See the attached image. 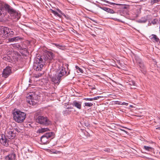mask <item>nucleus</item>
I'll return each mask as SVG.
<instances>
[{
	"mask_svg": "<svg viewBox=\"0 0 160 160\" xmlns=\"http://www.w3.org/2000/svg\"><path fill=\"white\" fill-rule=\"evenodd\" d=\"M159 139L160 140V137L159 138Z\"/></svg>",
	"mask_w": 160,
	"mask_h": 160,
	"instance_id": "46",
	"label": "nucleus"
},
{
	"mask_svg": "<svg viewBox=\"0 0 160 160\" xmlns=\"http://www.w3.org/2000/svg\"><path fill=\"white\" fill-rule=\"evenodd\" d=\"M16 155L15 154L12 153L7 156L5 158V160H15Z\"/></svg>",
	"mask_w": 160,
	"mask_h": 160,
	"instance_id": "14",
	"label": "nucleus"
},
{
	"mask_svg": "<svg viewBox=\"0 0 160 160\" xmlns=\"http://www.w3.org/2000/svg\"><path fill=\"white\" fill-rule=\"evenodd\" d=\"M144 149L146 150L151 151L152 150L153 148L151 147L145 146H144Z\"/></svg>",
	"mask_w": 160,
	"mask_h": 160,
	"instance_id": "25",
	"label": "nucleus"
},
{
	"mask_svg": "<svg viewBox=\"0 0 160 160\" xmlns=\"http://www.w3.org/2000/svg\"><path fill=\"white\" fill-rule=\"evenodd\" d=\"M39 76H38V77H39ZM36 77H38L36 76Z\"/></svg>",
	"mask_w": 160,
	"mask_h": 160,
	"instance_id": "45",
	"label": "nucleus"
},
{
	"mask_svg": "<svg viewBox=\"0 0 160 160\" xmlns=\"http://www.w3.org/2000/svg\"><path fill=\"white\" fill-rule=\"evenodd\" d=\"M36 122L40 124L48 126L51 124V122L46 117L39 116L36 119Z\"/></svg>",
	"mask_w": 160,
	"mask_h": 160,
	"instance_id": "4",
	"label": "nucleus"
},
{
	"mask_svg": "<svg viewBox=\"0 0 160 160\" xmlns=\"http://www.w3.org/2000/svg\"><path fill=\"white\" fill-rule=\"evenodd\" d=\"M158 0H151V3L153 4L157 2H158Z\"/></svg>",
	"mask_w": 160,
	"mask_h": 160,
	"instance_id": "34",
	"label": "nucleus"
},
{
	"mask_svg": "<svg viewBox=\"0 0 160 160\" xmlns=\"http://www.w3.org/2000/svg\"><path fill=\"white\" fill-rule=\"evenodd\" d=\"M159 153H160V152H159Z\"/></svg>",
	"mask_w": 160,
	"mask_h": 160,
	"instance_id": "47",
	"label": "nucleus"
},
{
	"mask_svg": "<svg viewBox=\"0 0 160 160\" xmlns=\"http://www.w3.org/2000/svg\"><path fill=\"white\" fill-rule=\"evenodd\" d=\"M129 85L132 86L130 87L131 88H135L134 87V86H135V83L134 81H132V82H130L129 83Z\"/></svg>",
	"mask_w": 160,
	"mask_h": 160,
	"instance_id": "26",
	"label": "nucleus"
},
{
	"mask_svg": "<svg viewBox=\"0 0 160 160\" xmlns=\"http://www.w3.org/2000/svg\"><path fill=\"white\" fill-rule=\"evenodd\" d=\"M158 21V20L157 19H154L152 21L151 23L155 25L156 24V23Z\"/></svg>",
	"mask_w": 160,
	"mask_h": 160,
	"instance_id": "30",
	"label": "nucleus"
},
{
	"mask_svg": "<svg viewBox=\"0 0 160 160\" xmlns=\"http://www.w3.org/2000/svg\"><path fill=\"white\" fill-rule=\"evenodd\" d=\"M2 117V114H1L0 113V119H1V118Z\"/></svg>",
	"mask_w": 160,
	"mask_h": 160,
	"instance_id": "41",
	"label": "nucleus"
},
{
	"mask_svg": "<svg viewBox=\"0 0 160 160\" xmlns=\"http://www.w3.org/2000/svg\"><path fill=\"white\" fill-rule=\"evenodd\" d=\"M135 59L137 61V62L138 63L139 67L142 68L143 69L144 66L143 62H142L140 59L139 58H137L136 57V58Z\"/></svg>",
	"mask_w": 160,
	"mask_h": 160,
	"instance_id": "18",
	"label": "nucleus"
},
{
	"mask_svg": "<svg viewBox=\"0 0 160 160\" xmlns=\"http://www.w3.org/2000/svg\"><path fill=\"white\" fill-rule=\"evenodd\" d=\"M113 19L114 20H116V21H118L119 22H123L118 19H117V18H113Z\"/></svg>",
	"mask_w": 160,
	"mask_h": 160,
	"instance_id": "37",
	"label": "nucleus"
},
{
	"mask_svg": "<svg viewBox=\"0 0 160 160\" xmlns=\"http://www.w3.org/2000/svg\"><path fill=\"white\" fill-rule=\"evenodd\" d=\"M84 100L88 101H92L93 100V99L92 98H85L84 99Z\"/></svg>",
	"mask_w": 160,
	"mask_h": 160,
	"instance_id": "35",
	"label": "nucleus"
},
{
	"mask_svg": "<svg viewBox=\"0 0 160 160\" xmlns=\"http://www.w3.org/2000/svg\"><path fill=\"white\" fill-rule=\"evenodd\" d=\"M156 129H158L160 130V127L157 128H156Z\"/></svg>",
	"mask_w": 160,
	"mask_h": 160,
	"instance_id": "44",
	"label": "nucleus"
},
{
	"mask_svg": "<svg viewBox=\"0 0 160 160\" xmlns=\"http://www.w3.org/2000/svg\"><path fill=\"white\" fill-rule=\"evenodd\" d=\"M52 44L54 45L58 48L62 50H64L65 48V46H62L58 43H53Z\"/></svg>",
	"mask_w": 160,
	"mask_h": 160,
	"instance_id": "19",
	"label": "nucleus"
},
{
	"mask_svg": "<svg viewBox=\"0 0 160 160\" xmlns=\"http://www.w3.org/2000/svg\"><path fill=\"white\" fill-rule=\"evenodd\" d=\"M101 8L103 10L110 13H115L114 11L109 8L106 7H101Z\"/></svg>",
	"mask_w": 160,
	"mask_h": 160,
	"instance_id": "17",
	"label": "nucleus"
},
{
	"mask_svg": "<svg viewBox=\"0 0 160 160\" xmlns=\"http://www.w3.org/2000/svg\"><path fill=\"white\" fill-rule=\"evenodd\" d=\"M6 137L10 139L14 138L16 136V133L14 132V130H10L7 131L6 133Z\"/></svg>",
	"mask_w": 160,
	"mask_h": 160,
	"instance_id": "11",
	"label": "nucleus"
},
{
	"mask_svg": "<svg viewBox=\"0 0 160 160\" xmlns=\"http://www.w3.org/2000/svg\"><path fill=\"white\" fill-rule=\"evenodd\" d=\"M22 39V38L19 36H17L9 38V41L10 42H17L19 40H21Z\"/></svg>",
	"mask_w": 160,
	"mask_h": 160,
	"instance_id": "15",
	"label": "nucleus"
},
{
	"mask_svg": "<svg viewBox=\"0 0 160 160\" xmlns=\"http://www.w3.org/2000/svg\"><path fill=\"white\" fill-rule=\"evenodd\" d=\"M122 102H120L118 103V104L119 105H121V104Z\"/></svg>",
	"mask_w": 160,
	"mask_h": 160,
	"instance_id": "42",
	"label": "nucleus"
},
{
	"mask_svg": "<svg viewBox=\"0 0 160 160\" xmlns=\"http://www.w3.org/2000/svg\"><path fill=\"white\" fill-rule=\"evenodd\" d=\"M147 20V18L145 17L142 18L141 19L138 20V22L140 23H145Z\"/></svg>",
	"mask_w": 160,
	"mask_h": 160,
	"instance_id": "23",
	"label": "nucleus"
},
{
	"mask_svg": "<svg viewBox=\"0 0 160 160\" xmlns=\"http://www.w3.org/2000/svg\"><path fill=\"white\" fill-rule=\"evenodd\" d=\"M50 11H51V12L55 16H58L59 17H61V16L57 12L53 10L52 9H50Z\"/></svg>",
	"mask_w": 160,
	"mask_h": 160,
	"instance_id": "24",
	"label": "nucleus"
},
{
	"mask_svg": "<svg viewBox=\"0 0 160 160\" xmlns=\"http://www.w3.org/2000/svg\"><path fill=\"white\" fill-rule=\"evenodd\" d=\"M12 73L11 68L7 66L4 68L2 73V76L5 78H7Z\"/></svg>",
	"mask_w": 160,
	"mask_h": 160,
	"instance_id": "8",
	"label": "nucleus"
},
{
	"mask_svg": "<svg viewBox=\"0 0 160 160\" xmlns=\"http://www.w3.org/2000/svg\"><path fill=\"white\" fill-rule=\"evenodd\" d=\"M151 39L153 40L154 42H158L159 41V39L157 37V36L155 34H152Z\"/></svg>",
	"mask_w": 160,
	"mask_h": 160,
	"instance_id": "20",
	"label": "nucleus"
},
{
	"mask_svg": "<svg viewBox=\"0 0 160 160\" xmlns=\"http://www.w3.org/2000/svg\"><path fill=\"white\" fill-rule=\"evenodd\" d=\"M2 138L0 139V142L3 145H4L6 146H8L9 144L8 143V141L5 138V137H4V138H3L2 136Z\"/></svg>",
	"mask_w": 160,
	"mask_h": 160,
	"instance_id": "13",
	"label": "nucleus"
},
{
	"mask_svg": "<svg viewBox=\"0 0 160 160\" xmlns=\"http://www.w3.org/2000/svg\"><path fill=\"white\" fill-rule=\"evenodd\" d=\"M75 68L76 69L78 70V71H79L80 72L83 73V70L82 69L80 68L79 67H78V66H75Z\"/></svg>",
	"mask_w": 160,
	"mask_h": 160,
	"instance_id": "29",
	"label": "nucleus"
},
{
	"mask_svg": "<svg viewBox=\"0 0 160 160\" xmlns=\"http://www.w3.org/2000/svg\"><path fill=\"white\" fill-rule=\"evenodd\" d=\"M13 115L15 121L18 123L22 122L26 118V114L18 110L13 112Z\"/></svg>",
	"mask_w": 160,
	"mask_h": 160,
	"instance_id": "3",
	"label": "nucleus"
},
{
	"mask_svg": "<svg viewBox=\"0 0 160 160\" xmlns=\"http://www.w3.org/2000/svg\"><path fill=\"white\" fill-rule=\"evenodd\" d=\"M9 32V28L6 27H3L2 29L1 33H2L5 37H8Z\"/></svg>",
	"mask_w": 160,
	"mask_h": 160,
	"instance_id": "12",
	"label": "nucleus"
},
{
	"mask_svg": "<svg viewBox=\"0 0 160 160\" xmlns=\"http://www.w3.org/2000/svg\"><path fill=\"white\" fill-rule=\"evenodd\" d=\"M56 75L60 77L61 79L64 77L68 76L70 74V72L67 73L66 68L63 66L59 67L57 70L56 72Z\"/></svg>",
	"mask_w": 160,
	"mask_h": 160,
	"instance_id": "5",
	"label": "nucleus"
},
{
	"mask_svg": "<svg viewBox=\"0 0 160 160\" xmlns=\"http://www.w3.org/2000/svg\"><path fill=\"white\" fill-rule=\"evenodd\" d=\"M91 89L92 90L94 89H95V88L94 87H93V88H92Z\"/></svg>",
	"mask_w": 160,
	"mask_h": 160,
	"instance_id": "43",
	"label": "nucleus"
},
{
	"mask_svg": "<svg viewBox=\"0 0 160 160\" xmlns=\"http://www.w3.org/2000/svg\"><path fill=\"white\" fill-rule=\"evenodd\" d=\"M57 10L60 13H61L63 15H65V14L64 13H62L61 11L58 8H57Z\"/></svg>",
	"mask_w": 160,
	"mask_h": 160,
	"instance_id": "36",
	"label": "nucleus"
},
{
	"mask_svg": "<svg viewBox=\"0 0 160 160\" xmlns=\"http://www.w3.org/2000/svg\"><path fill=\"white\" fill-rule=\"evenodd\" d=\"M49 130L48 128H42L39 129L37 131L38 133H42Z\"/></svg>",
	"mask_w": 160,
	"mask_h": 160,
	"instance_id": "21",
	"label": "nucleus"
},
{
	"mask_svg": "<svg viewBox=\"0 0 160 160\" xmlns=\"http://www.w3.org/2000/svg\"><path fill=\"white\" fill-rule=\"evenodd\" d=\"M35 97L36 95L31 93H29L28 94L27 98L29 100H27V101L30 105L34 106L37 103V101L35 99Z\"/></svg>",
	"mask_w": 160,
	"mask_h": 160,
	"instance_id": "7",
	"label": "nucleus"
},
{
	"mask_svg": "<svg viewBox=\"0 0 160 160\" xmlns=\"http://www.w3.org/2000/svg\"><path fill=\"white\" fill-rule=\"evenodd\" d=\"M51 80L54 84H59L60 82L61 78L56 75V74H53V76H50Z\"/></svg>",
	"mask_w": 160,
	"mask_h": 160,
	"instance_id": "10",
	"label": "nucleus"
},
{
	"mask_svg": "<svg viewBox=\"0 0 160 160\" xmlns=\"http://www.w3.org/2000/svg\"><path fill=\"white\" fill-rule=\"evenodd\" d=\"M84 105L85 106L90 107L93 105V104L91 102H85Z\"/></svg>",
	"mask_w": 160,
	"mask_h": 160,
	"instance_id": "28",
	"label": "nucleus"
},
{
	"mask_svg": "<svg viewBox=\"0 0 160 160\" xmlns=\"http://www.w3.org/2000/svg\"><path fill=\"white\" fill-rule=\"evenodd\" d=\"M3 8L10 15L11 17L16 20H18L20 17V14L15 9L13 8L8 4L5 3L2 5L0 3V16L3 12Z\"/></svg>",
	"mask_w": 160,
	"mask_h": 160,
	"instance_id": "1",
	"label": "nucleus"
},
{
	"mask_svg": "<svg viewBox=\"0 0 160 160\" xmlns=\"http://www.w3.org/2000/svg\"><path fill=\"white\" fill-rule=\"evenodd\" d=\"M102 97L100 96H98L95 97L93 98H92L93 100H97L100 98H101Z\"/></svg>",
	"mask_w": 160,
	"mask_h": 160,
	"instance_id": "32",
	"label": "nucleus"
},
{
	"mask_svg": "<svg viewBox=\"0 0 160 160\" xmlns=\"http://www.w3.org/2000/svg\"><path fill=\"white\" fill-rule=\"evenodd\" d=\"M54 134L53 132H50L46 133L42 135L41 138V141L42 144H45L48 143L51 140V137L53 136Z\"/></svg>",
	"mask_w": 160,
	"mask_h": 160,
	"instance_id": "6",
	"label": "nucleus"
},
{
	"mask_svg": "<svg viewBox=\"0 0 160 160\" xmlns=\"http://www.w3.org/2000/svg\"><path fill=\"white\" fill-rule=\"evenodd\" d=\"M8 37H13L14 35V32L12 31H10L9 29V32H8Z\"/></svg>",
	"mask_w": 160,
	"mask_h": 160,
	"instance_id": "27",
	"label": "nucleus"
},
{
	"mask_svg": "<svg viewBox=\"0 0 160 160\" xmlns=\"http://www.w3.org/2000/svg\"><path fill=\"white\" fill-rule=\"evenodd\" d=\"M106 2L108 4H109L111 5H119V4H116L114 3L110 2H109L108 1H107Z\"/></svg>",
	"mask_w": 160,
	"mask_h": 160,
	"instance_id": "31",
	"label": "nucleus"
},
{
	"mask_svg": "<svg viewBox=\"0 0 160 160\" xmlns=\"http://www.w3.org/2000/svg\"><path fill=\"white\" fill-rule=\"evenodd\" d=\"M42 56H44L47 57L48 58L46 60V62L47 63L50 62L54 59L55 57L54 54L52 52L49 51H47L46 53L43 54Z\"/></svg>",
	"mask_w": 160,
	"mask_h": 160,
	"instance_id": "9",
	"label": "nucleus"
},
{
	"mask_svg": "<svg viewBox=\"0 0 160 160\" xmlns=\"http://www.w3.org/2000/svg\"><path fill=\"white\" fill-rule=\"evenodd\" d=\"M103 151L107 152H109L110 151V149L109 148H107L103 150Z\"/></svg>",
	"mask_w": 160,
	"mask_h": 160,
	"instance_id": "33",
	"label": "nucleus"
},
{
	"mask_svg": "<svg viewBox=\"0 0 160 160\" xmlns=\"http://www.w3.org/2000/svg\"><path fill=\"white\" fill-rule=\"evenodd\" d=\"M48 152L51 153L58 154L60 153V151L56 150L54 149H50Z\"/></svg>",
	"mask_w": 160,
	"mask_h": 160,
	"instance_id": "22",
	"label": "nucleus"
},
{
	"mask_svg": "<svg viewBox=\"0 0 160 160\" xmlns=\"http://www.w3.org/2000/svg\"><path fill=\"white\" fill-rule=\"evenodd\" d=\"M74 106L78 109H81V102H77L76 101H74L73 103Z\"/></svg>",
	"mask_w": 160,
	"mask_h": 160,
	"instance_id": "16",
	"label": "nucleus"
},
{
	"mask_svg": "<svg viewBox=\"0 0 160 160\" xmlns=\"http://www.w3.org/2000/svg\"><path fill=\"white\" fill-rule=\"evenodd\" d=\"M15 130L18 132H20V129L19 128H16Z\"/></svg>",
	"mask_w": 160,
	"mask_h": 160,
	"instance_id": "38",
	"label": "nucleus"
},
{
	"mask_svg": "<svg viewBox=\"0 0 160 160\" xmlns=\"http://www.w3.org/2000/svg\"><path fill=\"white\" fill-rule=\"evenodd\" d=\"M128 104V103L123 102L121 103V105H125L126 106H127Z\"/></svg>",
	"mask_w": 160,
	"mask_h": 160,
	"instance_id": "39",
	"label": "nucleus"
},
{
	"mask_svg": "<svg viewBox=\"0 0 160 160\" xmlns=\"http://www.w3.org/2000/svg\"><path fill=\"white\" fill-rule=\"evenodd\" d=\"M46 56H38L34 59L33 68L36 71H41L47 59Z\"/></svg>",
	"mask_w": 160,
	"mask_h": 160,
	"instance_id": "2",
	"label": "nucleus"
},
{
	"mask_svg": "<svg viewBox=\"0 0 160 160\" xmlns=\"http://www.w3.org/2000/svg\"><path fill=\"white\" fill-rule=\"evenodd\" d=\"M120 130L122 131H123L124 132H125V133H127L128 132L126 131H125V130H123V129H120Z\"/></svg>",
	"mask_w": 160,
	"mask_h": 160,
	"instance_id": "40",
	"label": "nucleus"
}]
</instances>
